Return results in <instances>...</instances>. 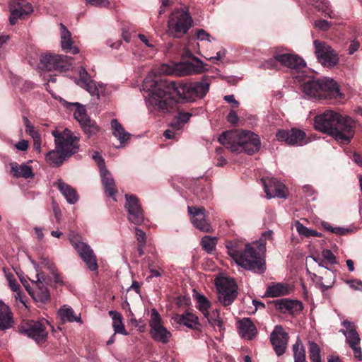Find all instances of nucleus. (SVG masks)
Returning a JSON list of instances; mask_svg holds the SVG:
<instances>
[{
  "label": "nucleus",
  "instance_id": "22",
  "mask_svg": "<svg viewBox=\"0 0 362 362\" xmlns=\"http://www.w3.org/2000/svg\"><path fill=\"white\" fill-rule=\"evenodd\" d=\"M276 136L278 141H285L288 145L303 146L306 144L305 133L300 129L279 130Z\"/></svg>",
  "mask_w": 362,
  "mask_h": 362
},
{
  "label": "nucleus",
  "instance_id": "19",
  "mask_svg": "<svg viewBox=\"0 0 362 362\" xmlns=\"http://www.w3.org/2000/svg\"><path fill=\"white\" fill-rule=\"evenodd\" d=\"M125 209L128 212V220L136 226L141 225L144 221V215L138 198L133 194L125 195Z\"/></svg>",
  "mask_w": 362,
  "mask_h": 362
},
{
  "label": "nucleus",
  "instance_id": "40",
  "mask_svg": "<svg viewBox=\"0 0 362 362\" xmlns=\"http://www.w3.org/2000/svg\"><path fill=\"white\" fill-rule=\"evenodd\" d=\"M193 297L197 303V309L204 317H208L209 310L211 307L209 300L203 294L199 293H195Z\"/></svg>",
  "mask_w": 362,
  "mask_h": 362
},
{
  "label": "nucleus",
  "instance_id": "58",
  "mask_svg": "<svg viewBox=\"0 0 362 362\" xmlns=\"http://www.w3.org/2000/svg\"><path fill=\"white\" fill-rule=\"evenodd\" d=\"M93 158L96 162L100 172H102L103 169H107L103 157L98 153H95L93 156Z\"/></svg>",
  "mask_w": 362,
  "mask_h": 362
},
{
  "label": "nucleus",
  "instance_id": "23",
  "mask_svg": "<svg viewBox=\"0 0 362 362\" xmlns=\"http://www.w3.org/2000/svg\"><path fill=\"white\" fill-rule=\"evenodd\" d=\"M187 209L194 226L199 230L209 232L211 227L206 219L205 209L204 207L189 206Z\"/></svg>",
  "mask_w": 362,
  "mask_h": 362
},
{
  "label": "nucleus",
  "instance_id": "60",
  "mask_svg": "<svg viewBox=\"0 0 362 362\" xmlns=\"http://www.w3.org/2000/svg\"><path fill=\"white\" fill-rule=\"evenodd\" d=\"M227 119L228 122L235 125L238 123L239 118L237 113L234 110H231L227 116Z\"/></svg>",
  "mask_w": 362,
  "mask_h": 362
},
{
  "label": "nucleus",
  "instance_id": "52",
  "mask_svg": "<svg viewBox=\"0 0 362 362\" xmlns=\"http://www.w3.org/2000/svg\"><path fill=\"white\" fill-rule=\"evenodd\" d=\"M191 116L192 115L189 112H180L176 116V121L174 123L180 124L181 129H182L183 124L189 120Z\"/></svg>",
  "mask_w": 362,
  "mask_h": 362
},
{
  "label": "nucleus",
  "instance_id": "42",
  "mask_svg": "<svg viewBox=\"0 0 362 362\" xmlns=\"http://www.w3.org/2000/svg\"><path fill=\"white\" fill-rule=\"evenodd\" d=\"M194 194L200 199H208L211 197V187L208 183H199L194 189Z\"/></svg>",
  "mask_w": 362,
  "mask_h": 362
},
{
  "label": "nucleus",
  "instance_id": "41",
  "mask_svg": "<svg viewBox=\"0 0 362 362\" xmlns=\"http://www.w3.org/2000/svg\"><path fill=\"white\" fill-rule=\"evenodd\" d=\"M192 62H188L190 75L200 74L205 71V64L198 57H192Z\"/></svg>",
  "mask_w": 362,
  "mask_h": 362
},
{
  "label": "nucleus",
  "instance_id": "4",
  "mask_svg": "<svg viewBox=\"0 0 362 362\" xmlns=\"http://www.w3.org/2000/svg\"><path fill=\"white\" fill-rule=\"evenodd\" d=\"M31 262L37 272V280L33 281L34 288H30L23 279H21V282L35 302L45 303L50 298V293L44 283L48 284L53 281L56 284H62V278L55 265L49 259L42 258L39 264L33 260Z\"/></svg>",
  "mask_w": 362,
  "mask_h": 362
},
{
  "label": "nucleus",
  "instance_id": "8",
  "mask_svg": "<svg viewBox=\"0 0 362 362\" xmlns=\"http://www.w3.org/2000/svg\"><path fill=\"white\" fill-rule=\"evenodd\" d=\"M263 66L265 69H279L284 66L290 69L295 78L298 81L303 80L304 72L306 69L305 61L293 53L284 52L276 50L273 57L267 60Z\"/></svg>",
  "mask_w": 362,
  "mask_h": 362
},
{
  "label": "nucleus",
  "instance_id": "5",
  "mask_svg": "<svg viewBox=\"0 0 362 362\" xmlns=\"http://www.w3.org/2000/svg\"><path fill=\"white\" fill-rule=\"evenodd\" d=\"M218 141L236 153L244 152L252 155L257 153L261 147L259 136L247 130L223 132L218 137Z\"/></svg>",
  "mask_w": 362,
  "mask_h": 362
},
{
  "label": "nucleus",
  "instance_id": "63",
  "mask_svg": "<svg viewBox=\"0 0 362 362\" xmlns=\"http://www.w3.org/2000/svg\"><path fill=\"white\" fill-rule=\"evenodd\" d=\"M15 147L18 151H25L28 148V141L27 140L22 139L15 144Z\"/></svg>",
  "mask_w": 362,
  "mask_h": 362
},
{
  "label": "nucleus",
  "instance_id": "64",
  "mask_svg": "<svg viewBox=\"0 0 362 362\" xmlns=\"http://www.w3.org/2000/svg\"><path fill=\"white\" fill-rule=\"evenodd\" d=\"M360 47V44L358 41H352L349 47V54H353L355 52H356Z\"/></svg>",
  "mask_w": 362,
  "mask_h": 362
},
{
  "label": "nucleus",
  "instance_id": "36",
  "mask_svg": "<svg viewBox=\"0 0 362 362\" xmlns=\"http://www.w3.org/2000/svg\"><path fill=\"white\" fill-rule=\"evenodd\" d=\"M291 288L289 286L281 283H272L266 290V295L268 297H279L290 293Z\"/></svg>",
  "mask_w": 362,
  "mask_h": 362
},
{
  "label": "nucleus",
  "instance_id": "7",
  "mask_svg": "<svg viewBox=\"0 0 362 362\" xmlns=\"http://www.w3.org/2000/svg\"><path fill=\"white\" fill-rule=\"evenodd\" d=\"M301 85L302 91L310 98L318 100H341L344 95L340 91L338 83L330 78H309Z\"/></svg>",
  "mask_w": 362,
  "mask_h": 362
},
{
  "label": "nucleus",
  "instance_id": "39",
  "mask_svg": "<svg viewBox=\"0 0 362 362\" xmlns=\"http://www.w3.org/2000/svg\"><path fill=\"white\" fill-rule=\"evenodd\" d=\"M79 124L88 137L95 135L100 131V127L97 124L96 122L91 119L90 117L83 120Z\"/></svg>",
  "mask_w": 362,
  "mask_h": 362
},
{
  "label": "nucleus",
  "instance_id": "11",
  "mask_svg": "<svg viewBox=\"0 0 362 362\" xmlns=\"http://www.w3.org/2000/svg\"><path fill=\"white\" fill-rule=\"evenodd\" d=\"M218 298L224 306L230 305L237 298L238 286L233 279L221 276L216 279Z\"/></svg>",
  "mask_w": 362,
  "mask_h": 362
},
{
  "label": "nucleus",
  "instance_id": "13",
  "mask_svg": "<svg viewBox=\"0 0 362 362\" xmlns=\"http://www.w3.org/2000/svg\"><path fill=\"white\" fill-rule=\"evenodd\" d=\"M73 58L56 54H45L40 57V64L42 67L48 71H65L71 68Z\"/></svg>",
  "mask_w": 362,
  "mask_h": 362
},
{
  "label": "nucleus",
  "instance_id": "62",
  "mask_svg": "<svg viewBox=\"0 0 362 362\" xmlns=\"http://www.w3.org/2000/svg\"><path fill=\"white\" fill-rule=\"evenodd\" d=\"M303 192H304L305 197H311L312 200L315 199V196L314 195L315 191L311 186L305 185L303 187Z\"/></svg>",
  "mask_w": 362,
  "mask_h": 362
},
{
  "label": "nucleus",
  "instance_id": "38",
  "mask_svg": "<svg viewBox=\"0 0 362 362\" xmlns=\"http://www.w3.org/2000/svg\"><path fill=\"white\" fill-rule=\"evenodd\" d=\"M109 315L112 318V327L115 334L117 333L125 336L127 335L128 333L123 324L122 315L118 312L114 310L109 311Z\"/></svg>",
  "mask_w": 362,
  "mask_h": 362
},
{
  "label": "nucleus",
  "instance_id": "26",
  "mask_svg": "<svg viewBox=\"0 0 362 362\" xmlns=\"http://www.w3.org/2000/svg\"><path fill=\"white\" fill-rule=\"evenodd\" d=\"M160 73L166 75H175L177 76H189L188 62L176 63L173 66L164 64L160 68Z\"/></svg>",
  "mask_w": 362,
  "mask_h": 362
},
{
  "label": "nucleus",
  "instance_id": "45",
  "mask_svg": "<svg viewBox=\"0 0 362 362\" xmlns=\"http://www.w3.org/2000/svg\"><path fill=\"white\" fill-rule=\"evenodd\" d=\"M309 358L312 362L321 361V350L319 345L314 341H309Z\"/></svg>",
  "mask_w": 362,
  "mask_h": 362
},
{
  "label": "nucleus",
  "instance_id": "10",
  "mask_svg": "<svg viewBox=\"0 0 362 362\" xmlns=\"http://www.w3.org/2000/svg\"><path fill=\"white\" fill-rule=\"evenodd\" d=\"M49 322L45 319L29 320L19 327V332L33 339L37 344H44L47 339Z\"/></svg>",
  "mask_w": 362,
  "mask_h": 362
},
{
  "label": "nucleus",
  "instance_id": "29",
  "mask_svg": "<svg viewBox=\"0 0 362 362\" xmlns=\"http://www.w3.org/2000/svg\"><path fill=\"white\" fill-rule=\"evenodd\" d=\"M100 175L105 193L116 201L115 196L117 193V189L112 174L107 169H103L102 172H100Z\"/></svg>",
  "mask_w": 362,
  "mask_h": 362
},
{
  "label": "nucleus",
  "instance_id": "54",
  "mask_svg": "<svg viewBox=\"0 0 362 362\" xmlns=\"http://www.w3.org/2000/svg\"><path fill=\"white\" fill-rule=\"evenodd\" d=\"M332 25V24L330 22L324 19L315 21L314 23V25L322 31L328 30Z\"/></svg>",
  "mask_w": 362,
  "mask_h": 362
},
{
  "label": "nucleus",
  "instance_id": "28",
  "mask_svg": "<svg viewBox=\"0 0 362 362\" xmlns=\"http://www.w3.org/2000/svg\"><path fill=\"white\" fill-rule=\"evenodd\" d=\"M238 328L240 336L249 340L254 339L257 333L255 325L248 317L240 320L238 322Z\"/></svg>",
  "mask_w": 362,
  "mask_h": 362
},
{
  "label": "nucleus",
  "instance_id": "27",
  "mask_svg": "<svg viewBox=\"0 0 362 362\" xmlns=\"http://www.w3.org/2000/svg\"><path fill=\"white\" fill-rule=\"evenodd\" d=\"M59 26L61 47L62 50L73 54H78L79 52V49L78 47L73 46L74 41L71 37V33L63 23H61Z\"/></svg>",
  "mask_w": 362,
  "mask_h": 362
},
{
  "label": "nucleus",
  "instance_id": "34",
  "mask_svg": "<svg viewBox=\"0 0 362 362\" xmlns=\"http://www.w3.org/2000/svg\"><path fill=\"white\" fill-rule=\"evenodd\" d=\"M175 322L182 324L190 329H197L199 325L198 317L193 313L186 312L183 314H176L173 317Z\"/></svg>",
  "mask_w": 362,
  "mask_h": 362
},
{
  "label": "nucleus",
  "instance_id": "33",
  "mask_svg": "<svg viewBox=\"0 0 362 362\" xmlns=\"http://www.w3.org/2000/svg\"><path fill=\"white\" fill-rule=\"evenodd\" d=\"M10 167L11 173L14 177L29 179L35 176L32 167L25 163L18 164L16 162H12L10 163Z\"/></svg>",
  "mask_w": 362,
  "mask_h": 362
},
{
  "label": "nucleus",
  "instance_id": "53",
  "mask_svg": "<svg viewBox=\"0 0 362 362\" xmlns=\"http://www.w3.org/2000/svg\"><path fill=\"white\" fill-rule=\"evenodd\" d=\"M196 35L197 39L200 41L211 42V40H214L211 35L204 29L197 30Z\"/></svg>",
  "mask_w": 362,
  "mask_h": 362
},
{
  "label": "nucleus",
  "instance_id": "16",
  "mask_svg": "<svg viewBox=\"0 0 362 362\" xmlns=\"http://www.w3.org/2000/svg\"><path fill=\"white\" fill-rule=\"evenodd\" d=\"M149 326L151 336L155 341L163 344L169 341L171 333L163 325L160 315L155 308L151 310Z\"/></svg>",
  "mask_w": 362,
  "mask_h": 362
},
{
  "label": "nucleus",
  "instance_id": "59",
  "mask_svg": "<svg viewBox=\"0 0 362 362\" xmlns=\"http://www.w3.org/2000/svg\"><path fill=\"white\" fill-rule=\"evenodd\" d=\"M346 283L355 291H362V281L358 279L349 280Z\"/></svg>",
  "mask_w": 362,
  "mask_h": 362
},
{
  "label": "nucleus",
  "instance_id": "17",
  "mask_svg": "<svg viewBox=\"0 0 362 362\" xmlns=\"http://www.w3.org/2000/svg\"><path fill=\"white\" fill-rule=\"evenodd\" d=\"M76 83L92 96H96L98 98L100 95L106 94V85L97 83L94 80H92L87 71L83 67L79 71V78L76 80Z\"/></svg>",
  "mask_w": 362,
  "mask_h": 362
},
{
  "label": "nucleus",
  "instance_id": "24",
  "mask_svg": "<svg viewBox=\"0 0 362 362\" xmlns=\"http://www.w3.org/2000/svg\"><path fill=\"white\" fill-rule=\"evenodd\" d=\"M275 308L283 313L297 315L303 309L302 302L297 300L282 298L275 301Z\"/></svg>",
  "mask_w": 362,
  "mask_h": 362
},
{
  "label": "nucleus",
  "instance_id": "30",
  "mask_svg": "<svg viewBox=\"0 0 362 362\" xmlns=\"http://www.w3.org/2000/svg\"><path fill=\"white\" fill-rule=\"evenodd\" d=\"M60 103L64 107L74 112V117L79 124L89 117L85 106L79 103H69L62 98H60Z\"/></svg>",
  "mask_w": 362,
  "mask_h": 362
},
{
  "label": "nucleus",
  "instance_id": "37",
  "mask_svg": "<svg viewBox=\"0 0 362 362\" xmlns=\"http://www.w3.org/2000/svg\"><path fill=\"white\" fill-rule=\"evenodd\" d=\"M310 2L318 9L325 13V16L332 19H337L339 17L338 13L333 11L329 6L328 0H310Z\"/></svg>",
  "mask_w": 362,
  "mask_h": 362
},
{
  "label": "nucleus",
  "instance_id": "15",
  "mask_svg": "<svg viewBox=\"0 0 362 362\" xmlns=\"http://www.w3.org/2000/svg\"><path fill=\"white\" fill-rule=\"evenodd\" d=\"M341 324L345 329H341L339 332L344 335L346 342L352 349L355 358L359 361H362V350L360 346L361 338L356 329L354 323L345 320Z\"/></svg>",
  "mask_w": 362,
  "mask_h": 362
},
{
  "label": "nucleus",
  "instance_id": "55",
  "mask_svg": "<svg viewBox=\"0 0 362 362\" xmlns=\"http://www.w3.org/2000/svg\"><path fill=\"white\" fill-rule=\"evenodd\" d=\"M86 4L97 7L108 8L110 5L109 0H84Z\"/></svg>",
  "mask_w": 362,
  "mask_h": 362
},
{
  "label": "nucleus",
  "instance_id": "14",
  "mask_svg": "<svg viewBox=\"0 0 362 362\" xmlns=\"http://www.w3.org/2000/svg\"><path fill=\"white\" fill-rule=\"evenodd\" d=\"M313 44L317 59L322 66L332 68L339 63V55L332 47L317 40H314Z\"/></svg>",
  "mask_w": 362,
  "mask_h": 362
},
{
  "label": "nucleus",
  "instance_id": "48",
  "mask_svg": "<svg viewBox=\"0 0 362 362\" xmlns=\"http://www.w3.org/2000/svg\"><path fill=\"white\" fill-rule=\"evenodd\" d=\"M181 129L180 124L173 122L170 127L164 132V136L168 139H176L179 136Z\"/></svg>",
  "mask_w": 362,
  "mask_h": 362
},
{
  "label": "nucleus",
  "instance_id": "56",
  "mask_svg": "<svg viewBox=\"0 0 362 362\" xmlns=\"http://www.w3.org/2000/svg\"><path fill=\"white\" fill-rule=\"evenodd\" d=\"M323 258L331 264L336 263V258L330 250L326 249L322 252Z\"/></svg>",
  "mask_w": 362,
  "mask_h": 362
},
{
  "label": "nucleus",
  "instance_id": "3",
  "mask_svg": "<svg viewBox=\"0 0 362 362\" xmlns=\"http://www.w3.org/2000/svg\"><path fill=\"white\" fill-rule=\"evenodd\" d=\"M314 127L342 144H348L355 134V123L350 117L330 110L315 116Z\"/></svg>",
  "mask_w": 362,
  "mask_h": 362
},
{
  "label": "nucleus",
  "instance_id": "44",
  "mask_svg": "<svg viewBox=\"0 0 362 362\" xmlns=\"http://www.w3.org/2000/svg\"><path fill=\"white\" fill-rule=\"evenodd\" d=\"M320 224L324 230L337 235H344L351 232L350 228L340 226H332L329 223L324 221H321Z\"/></svg>",
  "mask_w": 362,
  "mask_h": 362
},
{
  "label": "nucleus",
  "instance_id": "49",
  "mask_svg": "<svg viewBox=\"0 0 362 362\" xmlns=\"http://www.w3.org/2000/svg\"><path fill=\"white\" fill-rule=\"evenodd\" d=\"M293 352L294 359L305 358V351L299 338L293 345Z\"/></svg>",
  "mask_w": 362,
  "mask_h": 362
},
{
  "label": "nucleus",
  "instance_id": "21",
  "mask_svg": "<svg viewBox=\"0 0 362 362\" xmlns=\"http://www.w3.org/2000/svg\"><path fill=\"white\" fill-rule=\"evenodd\" d=\"M264 186L266 197L268 199L279 197H286V187L285 185L274 177H263L261 180Z\"/></svg>",
  "mask_w": 362,
  "mask_h": 362
},
{
  "label": "nucleus",
  "instance_id": "32",
  "mask_svg": "<svg viewBox=\"0 0 362 362\" xmlns=\"http://www.w3.org/2000/svg\"><path fill=\"white\" fill-rule=\"evenodd\" d=\"M112 135L119 141V147H124L130 138L128 133L121 123L117 119H112L110 122ZM119 148V146H117Z\"/></svg>",
  "mask_w": 362,
  "mask_h": 362
},
{
  "label": "nucleus",
  "instance_id": "12",
  "mask_svg": "<svg viewBox=\"0 0 362 362\" xmlns=\"http://www.w3.org/2000/svg\"><path fill=\"white\" fill-rule=\"evenodd\" d=\"M69 240L88 268L90 271H97L98 269L97 258L91 247L88 243L83 242L81 238L78 235L70 236Z\"/></svg>",
  "mask_w": 362,
  "mask_h": 362
},
{
  "label": "nucleus",
  "instance_id": "61",
  "mask_svg": "<svg viewBox=\"0 0 362 362\" xmlns=\"http://www.w3.org/2000/svg\"><path fill=\"white\" fill-rule=\"evenodd\" d=\"M148 269L150 272V275L146 277V281H150V280L154 277H160L161 276V273L159 270L153 269L151 266L148 265Z\"/></svg>",
  "mask_w": 362,
  "mask_h": 362
},
{
  "label": "nucleus",
  "instance_id": "2",
  "mask_svg": "<svg viewBox=\"0 0 362 362\" xmlns=\"http://www.w3.org/2000/svg\"><path fill=\"white\" fill-rule=\"evenodd\" d=\"M272 236L273 231L268 230L262 233L258 240L251 243L238 238L227 240L225 243L227 254L238 266L257 274H262L266 269V243L272 240Z\"/></svg>",
  "mask_w": 362,
  "mask_h": 362
},
{
  "label": "nucleus",
  "instance_id": "57",
  "mask_svg": "<svg viewBox=\"0 0 362 362\" xmlns=\"http://www.w3.org/2000/svg\"><path fill=\"white\" fill-rule=\"evenodd\" d=\"M136 237L141 246H144L146 243V233L144 230L139 228H135Z\"/></svg>",
  "mask_w": 362,
  "mask_h": 362
},
{
  "label": "nucleus",
  "instance_id": "43",
  "mask_svg": "<svg viewBox=\"0 0 362 362\" xmlns=\"http://www.w3.org/2000/svg\"><path fill=\"white\" fill-rule=\"evenodd\" d=\"M296 229L300 236L309 238L311 236L313 237H322V234L321 233H319L313 229L308 228L303 226L300 222L298 221H296L295 223Z\"/></svg>",
  "mask_w": 362,
  "mask_h": 362
},
{
  "label": "nucleus",
  "instance_id": "47",
  "mask_svg": "<svg viewBox=\"0 0 362 362\" xmlns=\"http://www.w3.org/2000/svg\"><path fill=\"white\" fill-rule=\"evenodd\" d=\"M208 322L213 326H217L219 329L223 328V321L221 320L219 312L217 309L214 310L211 313H208V317H205Z\"/></svg>",
  "mask_w": 362,
  "mask_h": 362
},
{
  "label": "nucleus",
  "instance_id": "51",
  "mask_svg": "<svg viewBox=\"0 0 362 362\" xmlns=\"http://www.w3.org/2000/svg\"><path fill=\"white\" fill-rule=\"evenodd\" d=\"M24 124L25 132L29 134L33 138V139H37L40 136L38 131L35 129L34 126L30 123L27 117L24 118Z\"/></svg>",
  "mask_w": 362,
  "mask_h": 362
},
{
  "label": "nucleus",
  "instance_id": "50",
  "mask_svg": "<svg viewBox=\"0 0 362 362\" xmlns=\"http://www.w3.org/2000/svg\"><path fill=\"white\" fill-rule=\"evenodd\" d=\"M4 272L5 273L8 286L13 292H17L20 288V285L16 281L14 275L10 272L7 273L5 269H4Z\"/></svg>",
  "mask_w": 362,
  "mask_h": 362
},
{
  "label": "nucleus",
  "instance_id": "31",
  "mask_svg": "<svg viewBox=\"0 0 362 362\" xmlns=\"http://www.w3.org/2000/svg\"><path fill=\"white\" fill-rule=\"evenodd\" d=\"M55 185L69 204H74L78 201V194L76 189L71 185L64 182L62 180H58Z\"/></svg>",
  "mask_w": 362,
  "mask_h": 362
},
{
  "label": "nucleus",
  "instance_id": "25",
  "mask_svg": "<svg viewBox=\"0 0 362 362\" xmlns=\"http://www.w3.org/2000/svg\"><path fill=\"white\" fill-rule=\"evenodd\" d=\"M13 315L11 308L0 299V331L5 332L13 327Z\"/></svg>",
  "mask_w": 362,
  "mask_h": 362
},
{
  "label": "nucleus",
  "instance_id": "6",
  "mask_svg": "<svg viewBox=\"0 0 362 362\" xmlns=\"http://www.w3.org/2000/svg\"><path fill=\"white\" fill-rule=\"evenodd\" d=\"M52 134L54 137L56 148L46 154L45 160L50 165L58 167L67 158L76 153L78 149V139L67 129L62 132L54 130Z\"/></svg>",
  "mask_w": 362,
  "mask_h": 362
},
{
  "label": "nucleus",
  "instance_id": "18",
  "mask_svg": "<svg viewBox=\"0 0 362 362\" xmlns=\"http://www.w3.org/2000/svg\"><path fill=\"white\" fill-rule=\"evenodd\" d=\"M34 9L32 4L28 1H11L9 3V23L14 25L19 20L28 17Z\"/></svg>",
  "mask_w": 362,
  "mask_h": 362
},
{
  "label": "nucleus",
  "instance_id": "1",
  "mask_svg": "<svg viewBox=\"0 0 362 362\" xmlns=\"http://www.w3.org/2000/svg\"><path fill=\"white\" fill-rule=\"evenodd\" d=\"M211 80L204 76L200 81L177 84L157 78L150 73L144 80L142 92L151 112L158 110L170 112L175 104V96L187 101L203 98L209 92Z\"/></svg>",
  "mask_w": 362,
  "mask_h": 362
},
{
  "label": "nucleus",
  "instance_id": "20",
  "mask_svg": "<svg viewBox=\"0 0 362 362\" xmlns=\"http://www.w3.org/2000/svg\"><path fill=\"white\" fill-rule=\"evenodd\" d=\"M270 341L277 356L283 355L287 348L288 334L282 326L276 325L270 334Z\"/></svg>",
  "mask_w": 362,
  "mask_h": 362
},
{
  "label": "nucleus",
  "instance_id": "35",
  "mask_svg": "<svg viewBox=\"0 0 362 362\" xmlns=\"http://www.w3.org/2000/svg\"><path fill=\"white\" fill-rule=\"evenodd\" d=\"M57 315L61 319V320L64 322H83L81 320V315H76L73 308L68 305H64L63 306H62L59 309Z\"/></svg>",
  "mask_w": 362,
  "mask_h": 362
},
{
  "label": "nucleus",
  "instance_id": "9",
  "mask_svg": "<svg viewBox=\"0 0 362 362\" xmlns=\"http://www.w3.org/2000/svg\"><path fill=\"white\" fill-rule=\"evenodd\" d=\"M192 19L187 11L176 9L173 11L168 23V31L175 37H180L187 33L192 26Z\"/></svg>",
  "mask_w": 362,
  "mask_h": 362
},
{
  "label": "nucleus",
  "instance_id": "46",
  "mask_svg": "<svg viewBox=\"0 0 362 362\" xmlns=\"http://www.w3.org/2000/svg\"><path fill=\"white\" fill-rule=\"evenodd\" d=\"M216 237H211L209 235L204 236L201 240V245L203 249L208 253L212 252L216 249Z\"/></svg>",
  "mask_w": 362,
  "mask_h": 362
}]
</instances>
